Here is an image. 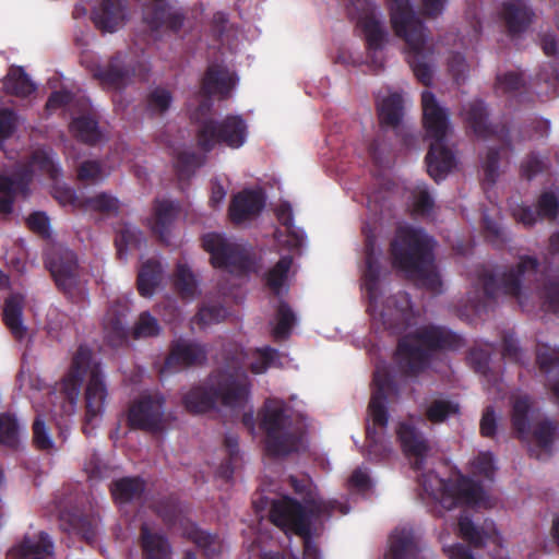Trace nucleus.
I'll list each match as a JSON object with an SVG mask.
<instances>
[{
    "instance_id": "bb28decb",
    "label": "nucleus",
    "mask_w": 559,
    "mask_h": 559,
    "mask_svg": "<svg viewBox=\"0 0 559 559\" xmlns=\"http://www.w3.org/2000/svg\"><path fill=\"white\" fill-rule=\"evenodd\" d=\"M130 309L126 301H114L104 318V329L112 342L122 343L129 336L127 317Z\"/></svg>"
},
{
    "instance_id": "7ed1b4c3",
    "label": "nucleus",
    "mask_w": 559,
    "mask_h": 559,
    "mask_svg": "<svg viewBox=\"0 0 559 559\" xmlns=\"http://www.w3.org/2000/svg\"><path fill=\"white\" fill-rule=\"evenodd\" d=\"M392 264L427 290L441 293L442 282L433 270V240L423 229L402 227L390 246Z\"/></svg>"
},
{
    "instance_id": "4be33fe9",
    "label": "nucleus",
    "mask_w": 559,
    "mask_h": 559,
    "mask_svg": "<svg viewBox=\"0 0 559 559\" xmlns=\"http://www.w3.org/2000/svg\"><path fill=\"white\" fill-rule=\"evenodd\" d=\"M264 197L261 192L254 190H243L234 195L228 215L234 224H241L257 215L264 207Z\"/></svg>"
},
{
    "instance_id": "cd10ccee",
    "label": "nucleus",
    "mask_w": 559,
    "mask_h": 559,
    "mask_svg": "<svg viewBox=\"0 0 559 559\" xmlns=\"http://www.w3.org/2000/svg\"><path fill=\"white\" fill-rule=\"evenodd\" d=\"M24 297L20 294L10 295L3 305L2 320L13 338L22 342L27 334L23 323Z\"/></svg>"
},
{
    "instance_id": "423d86ee",
    "label": "nucleus",
    "mask_w": 559,
    "mask_h": 559,
    "mask_svg": "<svg viewBox=\"0 0 559 559\" xmlns=\"http://www.w3.org/2000/svg\"><path fill=\"white\" fill-rule=\"evenodd\" d=\"M539 263L536 258L524 257L515 267L503 272L500 276L485 266L476 270V280L473 284V296L468 300L475 311L479 312L486 309L491 301L502 294L515 297L522 309L525 308L521 295L522 277L526 272L536 273Z\"/></svg>"
},
{
    "instance_id": "c756f323",
    "label": "nucleus",
    "mask_w": 559,
    "mask_h": 559,
    "mask_svg": "<svg viewBox=\"0 0 559 559\" xmlns=\"http://www.w3.org/2000/svg\"><path fill=\"white\" fill-rule=\"evenodd\" d=\"M384 559H423L411 530H395L390 536V549Z\"/></svg>"
},
{
    "instance_id": "39448f33",
    "label": "nucleus",
    "mask_w": 559,
    "mask_h": 559,
    "mask_svg": "<svg viewBox=\"0 0 559 559\" xmlns=\"http://www.w3.org/2000/svg\"><path fill=\"white\" fill-rule=\"evenodd\" d=\"M390 21L395 35L407 46L406 60L416 79L425 86L432 82L429 53L426 50L427 27L407 5L409 2H390Z\"/></svg>"
},
{
    "instance_id": "774afa93",
    "label": "nucleus",
    "mask_w": 559,
    "mask_h": 559,
    "mask_svg": "<svg viewBox=\"0 0 559 559\" xmlns=\"http://www.w3.org/2000/svg\"><path fill=\"white\" fill-rule=\"evenodd\" d=\"M536 207L539 217L556 219L559 214V197L550 191L543 192Z\"/></svg>"
},
{
    "instance_id": "58836bf2",
    "label": "nucleus",
    "mask_w": 559,
    "mask_h": 559,
    "mask_svg": "<svg viewBox=\"0 0 559 559\" xmlns=\"http://www.w3.org/2000/svg\"><path fill=\"white\" fill-rule=\"evenodd\" d=\"M3 88L9 95L26 98L36 91V84L22 67L11 66L3 79Z\"/></svg>"
},
{
    "instance_id": "4c0bfd02",
    "label": "nucleus",
    "mask_w": 559,
    "mask_h": 559,
    "mask_svg": "<svg viewBox=\"0 0 559 559\" xmlns=\"http://www.w3.org/2000/svg\"><path fill=\"white\" fill-rule=\"evenodd\" d=\"M69 129L79 141L88 145H96L103 138L98 120L92 114H84L73 118Z\"/></svg>"
},
{
    "instance_id": "3c124183",
    "label": "nucleus",
    "mask_w": 559,
    "mask_h": 559,
    "mask_svg": "<svg viewBox=\"0 0 559 559\" xmlns=\"http://www.w3.org/2000/svg\"><path fill=\"white\" fill-rule=\"evenodd\" d=\"M21 426L16 416L10 412L0 413V443L16 449L20 443Z\"/></svg>"
},
{
    "instance_id": "6e6552de",
    "label": "nucleus",
    "mask_w": 559,
    "mask_h": 559,
    "mask_svg": "<svg viewBox=\"0 0 559 559\" xmlns=\"http://www.w3.org/2000/svg\"><path fill=\"white\" fill-rule=\"evenodd\" d=\"M338 510L342 514L348 512V507L336 500L307 499L306 507L296 499L285 496L272 500L270 521L285 532L307 534L312 518L331 516Z\"/></svg>"
},
{
    "instance_id": "052dcab7",
    "label": "nucleus",
    "mask_w": 559,
    "mask_h": 559,
    "mask_svg": "<svg viewBox=\"0 0 559 559\" xmlns=\"http://www.w3.org/2000/svg\"><path fill=\"white\" fill-rule=\"evenodd\" d=\"M539 298L545 312L559 316V278L547 280L539 292Z\"/></svg>"
},
{
    "instance_id": "e433bc0d",
    "label": "nucleus",
    "mask_w": 559,
    "mask_h": 559,
    "mask_svg": "<svg viewBox=\"0 0 559 559\" xmlns=\"http://www.w3.org/2000/svg\"><path fill=\"white\" fill-rule=\"evenodd\" d=\"M499 140L502 142L501 147H490L483 163L484 180L489 185L496 183L499 177V162L501 151H513L510 131L506 126H502L500 129Z\"/></svg>"
},
{
    "instance_id": "20e7f679",
    "label": "nucleus",
    "mask_w": 559,
    "mask_h": 559,
    "mask_svg": "<svg viewBox=\"0 0 559 559\" xmlns=\"http://www.w3.org/2000/svg\"><path fill=\"white\" fill-rule=\"evenodd\" d=\"M421 107L424 128L427 136L433 140L426 155L427 171L439 182L456 164L453 151L443 143L450 127L449 112L439 105L430 91L421 93Z\"/></svg>"
},
{
    "instance_id": "0e129e2a",
    "label": "nucleus",
    "mask_w": 559,
    "mask_h": 559,
    "mask_svg": "<svg viewBox=\"0 0 559 559\" xmlns=\"http://www.w3.org/2000/svg\"><path fill=\"white\" fill-rule=\"evenodd\" d=\"M557 428V423L548 418L534 425L532 433L540 449L549 450L551 448Z\"/></svg>"
},
{
    "instance_id": "412c9836",
    "label": "nucleus",
    "mask_w": 559,
    "mask_h": 559,
    "mask_svg": "<svg viewBox=\"0 0 559 559\" xmlns=\"http://www.w3.org/2000/svg\"><path fill=\"white\" fill-rule=\"evenodd\" d=\"M53 555V543L46 532L26 535L7 552V559H48Z\"/></svg>"
},
{
    "instance_id": "f257e3e1",
    "label": "nucleus",
    "mask_w": 559,
    "mask_h": 559,
    "mask_svg": "<svg viewBox=\"0 0 559 559\" xmlns=\"http://www.w3.org/2000/svg\"><path fill=\"white\" fill-rule=\"evenodd\" d=\"M245 367L243 349L237 345L226 347L222 367L213 370L203 385L194 386L183 395L185 408L192 414H202L215 408L217 402L230 408L242 407L250 391Z\"/></svg>"
},
{
    "instance_id": "8fccbe9b",
    "label": "nucleus",
    "mask_w": 559,
    "mask_h": 559,
    "mask_svg": "<svg viewBox=\"0 0 559 559\" xmlns=\"http://www.w3.org/2000/svg\"><path fill=\"white\" fill-rule=\"evenodd\" d=\"M144 241L143 233L138 227L126 224L115 238L118 257L121 259L126 255L128 249H140Z\"/></svg>"
},
{
    "instance_id": "7c9ffc66",
    "label": "nucleus",
    "mask_w": 559,
    "mask_h": 559,
    "mask_svg": "<svg viewBox=\"0 0 559 559\" xmlns=\"http://www.w3.org/2000/svg\"><path fill=\"white\" fill-rule=\"evenodd\" d=\"M503 4L502 19L509 35L515 36L525 32L535 15L526 2H503Z\"/></svg>"
},
{
    "instance_id": "2f4dec72",
    "label": "nucleus",
    "mask_w": 559,
    "mask_h": 559,
    "mask_svg": "<svg viewBox=\"0 0 559 559\" xmlns=\"http://www.w3.org/2000/svg\"><path fill=\"white\" fill-rule=\"evenodd\" d=\"M465 121L473 130V132L483 139H488L495 134H500L498 131L488 122V110L486 104L480 99L471 102L463 110Z\"/></svg>"
},
{
    "instance_id": "2eb2a0df",
    "label": "nucleus",
    "mask_w": 559,
    "mask_h": 559,
    "mask_svg": "<svg viewBox=\"0 0 559 559\" xmlns=\"http://www.w3.org/2000/svg\"><path fill=\"white\" fill-rule=\"evenodd\" d=\"M207 356L209 347L206 344L178 337L169 344L160 373L204 366L207 362Z\"/></svg>"
},
{
    "instance_id": "49530a36",
    "label": "nucleus",
    "mask_w": 559,
    "mask_h": 559,
    "mask_svg": "<svg viewBox=\"0 0 559 559\" xmlns=\"http://www.w3.org/2000/svg\"><path fill=\"white\" fill-rule=\"evenodd\" d=\"M559 73L557 67L552 62L545 63L540 67L538 73L530 85L537 95H549L556 92Z\"/></svg>"
},
{
    "instance_id": "603ef678",
    "label": "nucleus",
    "mask_w": 559,
    "mask_h": 559,
    "mask_svg": "<svg viewBox=\"0 0 559 559\" xmlns=\"http://www.w3.org/2000/svg\"><path fill=\"white\" fill-rule=\"evenodd\" d=\"M381 266L377 259H365V270L362 272L364 288L367 293L370 304L377 302L379 296V281Z\"/></svg>"
},
{
    "instance_id": "dca6fc26",
    "label": "nucleus",
    "mask_w": 559,
    "mask_h": 559,
    "mask_svg": "<svg viewBox=\"0 0 559 559\" xmlns=\"http://www.w3.org/2000/svg\"><path fill=\"white\" fill-rule=\"evenodd\" d=\"M372 394L368 405L371 429H385L389 421L388 400L399 395L397 385L385 368H377L372 379Z\"/></svg>"
},
{
    "instance_id": "13d9d810",
    "label": "nucleus",
    "mask_w": 559,
    "mask_h": 559,
    "mask_svg": "<svg viewBox=\"0 0 559 559\" xmlns=\"http://www.w3.org/2000/svg\"><path fill=\"white\" fill-rule=\"evenodd\" d=\"M254 360L251 361L249 369L254 374L265 372L270 367L276 366L280 360V353L276 348L264 346L254 349Z\"/></svg>"
},
{
    "instance_id": "e2e57ef3",
    "label": "nucleus",
    "mask_w": 559,
    "mask_h": 559,
    "mask_svg": "<svg viewBox=\"0 0 559 559\" xmlns=\"http://www.w3.org/2000/svg\"><path fill=\"white\" fill-rule=\"evenodd\" d=\"M119 209V201L112 195L100 192L95 197L84 198L83 197V211H94L99 213H112L117 212Z\"/></svg>"
},
{
    "instance_id": "b1692460",
    "label": "nucleus",
    "mask_w": 559,
    "mask_h": 559,
    "mask_svg": "<svg viewBox=\"0 0 559 559\" xmlns=\"http://www.w3.org/2000/svg\"><path fill=\"white\" fill-rule=\"evenodd\" d=\"M235 85L233 74L221 64H210L201 82V92L204 96L218 95L221 98L228 97Z\"/></svg>"
},
{
    "instance_id": "a19ab883",
    "label": "nucleus",
    "mask_w": 559,
    "mask_h": 559,
    "mask_svg": "<svg viewBox=\"0 0 559 559\" xmlns=\"http://www.w3.org/2000/svg\"><path fill=\"white\" fill-rule=\"evenodd\" d=\"M377 112L381 129H396L403 118V99L397 93L390 94L377 105Z\"/></svg>"
},
{
    "instance_id": "0eeeda50",
    "label": "nucleus",
    "mask_w": 559,
    "mask_h": 559,
    "mask_svg": "<svg viewBox=\"0 0 559 559\" xmlns=\"http://www.w3.org/2000/svg\"><path fill=\"white\" fill-rule=\"evenodd\" d=\"M259 417L260 429L265 435V451L270 456L284 457L299 451L302 430L294 423L284 401L267 399Z\"/></svg>"
},
{
    "instance_id": "c03bdc74",
    "label": "nucleus",
    "mask_w": 559,
    "mask_h": 559,
    "mask_svg": "<svg viewBox=\"0 0 559 559\" xmlns=\"http://www.w3.org/2000/svg\"><path fill=\"white\" fill-rule=\"evenodd\" d=\"M457 528L459 536L474 548L484 547L490 537V532L484 526H477L465 512L459 518Z\"/></svg>"
},
{
    "instance_id": "09e8293b",
    "label": "nucleus",
    "mask_w": 559,
    "mask_h": 559,
    "mask_svg": "<svg viewBox=\"0 0 559 559\" xmlns=\"http://www.w3.org/2000/svg\"><path fill=\"white\" fill-rule=\"evenodd\" d=\"M459 413L460 405L456 402L447 399H436L426 407L425 416L432 424H441Z\"/></svg>"
},
{
    "instance_id": "9b49d317",
    "label": "nucleus",
    "mask_w": 559,
    "mask_h": 559,
    "mask_svg": "<svg viewBox=\"0 0 559 559\" xmlns=\"http://www.w3.org/2000/svg\"><path fill=\"white\" fill-rule=\"evenodd\" d=\"M345 10L349 20L362 33L372 64L377 70H382L383 61L377 53L382 50L389 37L383 13L374 2H348Z\"/></svg>"
},
{
    "instance_id": "a878e982",
    "label": "nucleus",
    "mask_w": 559,
    "mask_h": 559,
    "mask_svg": "<svg viewBox=\"0 0 559 559\" xmlns=\"http://www.w3.org/2000/svg\"><path fill=\"white\" fill-rule=\"evenodd\" d=\"M139 542L143 559H171L173 548L167 536L153 532L145 523L140 527Z\"/></svg>"
},
{
    "instance_id": "c9c22d12",
    "label": "nucleus",
    "mask_w": 559,
    "mask_h": 559,
    "mask_svg": "<svg viewBox=\"0 0 559 559\" xmlns=\"http://www.w3.org/2000/svg\"><path fill=\"white\" fill-rule=\"evenodd\" d=\"M173 100L174 96L168 87L152 86L142 100L143 110L151 118L160 117L170 109Z\"/></svg>"
},
{
    "instance_id": "338daca9",
    "label": "nucleus",
    "mask_w": 559,
    "mask_h": 559,
    "mask_svg": "<svg viewBox=\"0 0 559 559\" xmlns=\"http://www.w3.org/2000/svg\"><path fill=\"white\" fill-rule=\"evenodd\" d=\"M160 333V326L156 318L148 311L140 314L133 330L132 335L134 338L154 337Z\"/></svg>"
},
{
    "instance_id": "1a4fd4ad",
    "label": "nucleus",
    "mask_w": 559,
    "mask_h": 559,
    "mask_svg": "<svg viewBox=\"0 0 559 559\" xmlns=\"http://www.w3.org/2000/svg\"><path fill=\"white\" fill-rule=\"evenodd\" d=\"M211 107V102L204 100L192 116L197 123L195 140L198 147L204 153L212 152L217 145H225L229 148L241 147L248 136L246 120L239 115H227L222 120L212 117H199L210 112Z\"/></svg>"
},
{
    "instance_id": "4468645a",
    "label": "nucleus",
    "mask_w": 559,
    "mask_h": 559,
    "mask_svg": "<svg viewBox=\"0 0 559 559\" xmlns=\"http://www.w3.org/2000/svg\"><path fill=\"white\" fill-rule=\"evenodd\" d=\"M202 246L211 254V263L214 267L237 274H246L252 269L253 261L246 249L219 234L204 235Z\"/></svg>"
},
{
    "instance_id": "9d476101",
    "label": "nucleus",
    "mask_w": 559,
    "mask_h": 559,
    "mask_svg": "<svg viewBox=\"0 0 559 559\" xmlns=\"http://www.w3.org/2000/svg\"><path fill=\"white\" fill-rule=\"evenodd\" d=\"M420 484L445 510L488 504V497L481 484L461 473L449 479L439 477L435 472L424 473L420 476Z\"/></svg>"
},
{
    "instance_id": "c85d7f7f",
    "label": "nucleus",
    "mask_w": 559,
    "mask_h": 559,
    "mask_svg": "<svg viewBox=\"0 0 559 559\" xmlns=\"http://www.w3.org/2000/svg\"><path fill=\"white\" fill-rule=\"evenodd\" d=\"M29 179L26 176H7L0 174V214L8 216L13 212L16 195L28 193Z\"/></svg>"
},
{
    "instance_id": "864d4df0",
    "label": "nucleus",
    "mask_w": 559,
    "mask_h": 559,
    "mask_svg": "<svg viewBox=\"0 0 559 559\" xmlns=\"http://www.w3.org/2000/svg\"><path fill=\"white\" fill-rule=\"evenodd\" d=\"M174 286L182 298H193L197 295V280L188 265H177Z\"/></svg>"
},
{
    "instance_id": "5fc2aeb1",
    "label": "nucleus",
    "mask_w": 559,
    "mask_h": 559,
    "mask_svg": "<svg viewBox=\"0 0 559 559\" xmlns=\"http://www.w3.org/2000/svg\"><path fill=\"white\" fill-rule=\"evenodd\" d=\"M224 445L226 448L228 457L221 464L217 473L218 476L225 480H230L233 478L235 467L240 460L238 437L235 435L225 436Z\"/></svg>"
},
{
    "instance_id": "393cba45",
    "label": "nucleus",
    "mask_w": 559,
    "mask_h": 559,
    "mask_svg": "<svg viewBox=\"0 0 559 559\" xmlns=\"http://www.w3.org/2000/svg\"><path fill=\"white\" fill-rule=\"evenodd\" d=\"M536 362L546 376V386L556 403L559 404V349L548 345H538Z\"/></svg>"
},
{
    "instance_id": "6e6d98bb",
    "label": "nucleus",
    "mask_w": 559,
    "mask_h": 559,
    "mask_svg": "<svg viewBox=\"0 0 559 559\" xmlns=\"http://www.w3.org/2000/svg\"><path fill=\"white\" fill-rule=\"evenodd\" d=\"M202 156L191 151L179 152L175 160V170L180 180L190 178L197 168L202 166Z\"/></svg>"
},
{
    "instance_id": "a18cd8bd",
    "label": "nucleus",
    "mask_w": 559,
    "mask_h": 559,
    "mask_svg": "<svg viewBox=\"0 0 559 559\" xmlns=\"http://www.w3.org/2000/svg\"><path fill=\"white\" fill-rule=\"evenodd\" d=\"M293 257L287 254L280 258L273 267L264 276L266 287L276 296H280L288 278L293 265Z\"/></svg>"
},
{
    "instance_id": "f03ea898",
    "label": "nucleus",
    "mask_w": 559,
    "mask_h": 559,
    "mask_svg": "<svg viewBox=\"0 0 559 559\" xmlns=\"http://www.w3.org/2000/svg\"><path fill=\"white\" fill-rule=\"evenodd\" d=\"M463 338L445 326L427 324L399 338L394 359L406 377H418L429 368L433 355L440 350H456Z\"/></svg>"
},
{
    "instance_id": "69168bd1",
    "label": "nucleus",
    "mask_w": 559,
    "mask_h": 559,
    "mask_svg": "<svg viewBox=\"0 0 559 559\" xmlns=\"http://www.w3.org/2000/svg\"><path fill=\"white\" fill-rule=\"evenodd\" d=\"M481 230L486 241L493 247L502 248L507 243L503 228L487 214H484L481 217Z\"/></svg>"
},
{
    "instance_id": "4d7b16f0",
    "label": "nucleus",
    "mask_w": 559,
    "mask_h": 559,
    "mask_svg": "<svg viewBox=\"0 0 559 559\" xmlns=\"http://www.w3.org/2000/svg\"><path fill=\"white\" fill-rule=\"evenodd\" d=\"M277 221L286 228L287 235L292 237L294 246H300L304 241V231L296 228L294 224L293 209L288 202H283L275 211Z\"/></svg>"
},
{
    "instance_id": "aec40b11",
    "label": "nucleus",
    "mask_w": 559,
    "mask_h": 559,
    "mask_svg": "<svg viewBox=\"0 0 559 559\" xmlns=\"http://www.w3.org/2000/svg\"><path fill=\"white\" fill-rule=\"evenodd\" d=\"M107 385L98 364H94L85 389V421L92 424L102 416L107 399Z\"/></svg>"
},
{
    "instance_id": "680f3d73",
    "label": "nucleus",
    "mask_w": 559,
    "mask_h": 559,
    "mask_svg": "<svg viewBox=\"0 0 559 559\" xmlns=\"http://www.w3.org/2000/svg\"><path fill=\"white\" fill-rule=\"evenodd\" d=\"M549 169V159L547 156H540L536 152H531L521 163V176L527 180H532L537 175L546 173Z\"/></svg>"
},
{
    "instance_id": "bf43d9fd",
    "label": "nucleus",
    "mask_w": 559,
    "mask_h": 559,
    "mask_svg": "<svg viewBox=\"0 0 559 559\" xmlns=\"http://www.w3.org/2000/svg\"><path fill=\"white\" fill-rule=\"evenodd\" d=\"M367 439V452L370 460L380 462L388 459L392 452L389 444L382 441L381 435L374 429L370 428V425L366 428Z\"/></svg>"
},
{
    "instance_id": "5701e85b",
    "label": "nucleus",
    "mask_w": 559,
    "mask_h": 559,
    "mask_svg": "<svg viewBox=\"0 0 559 559\" xmlns=\"http://www.w3.org/2000/svg\"><path fill=\"white\" fill-rule=\"evenodd\" d=\"M127 9L122 2H98L93 8L91 20L104 33H114L124 24Z\"/></svg>"
},
{
    "instance_id": "ddd939ff",
    "label": "nucleus",
    "mask_w": 559,
    "mask_h": 559,
    "mask_svg": "<svg viewBox=\"0 0 559 559\" xmlns=\"http://www.w3.org/2000/svg\"><path fill=\"white\" fill-rule=\"evenodd\" d=\"M45 266L63 295L69 298L82 295L86 280L74 251L63 247L55 248L45 258Z\"/></svg>"
},
{
    "instance_id": "f3484780",
    "label": "nucleus",
    "mask_w": 559,
    "mask_h": 559,
    "mask_svg": "<svg viewBox=\"0 0 559 559\" xmlns=\"http://www.w3.org/2000/svg\"><path fill=\"white\" fill-rule=\"evenodd\" d=\"M396 436L404 454L407 457L413 459V469H424L426 459L431 451L429 440L421 431L409 423H401L397 427Z\"/></svg>"
},
{
    "instance_id": "de8ad7c7",
    "label": "nucleus",
    "mask_w": 559,
    "mask_h": 559,
    "mask_svg": "<svg viewBox=\"0 0 559 559\" xmlns=\"http://www.w3.org/2000/svg\"><path fill=\"white\" fill-rule=\"evenodd\" d=\"M276 324L272 330L275 340H286L289 337L296 323V314L285 300H280L276 308Z\"/></svg>"
},
{
    "instance_id": "72a5a7b5",
    "label": "nucleus",
    "mask_w": 559,
    "mask_h": 559,
    "mask_svg": "<svg viewBox=\"0 0 559 559\" xmlns=\"http://www.w3.org/2000/svg\"><path fill=\"white\" fill-rule=\"evenodd\" d=\"M532 399L524 394L512 399L511 423L520 439H526L535 419Z\"/></svg>"
},
{
    "instance_id": "a211bd4d",
    "label": "nucleus",
    "mask_w": 559,
    "mask_h": 559,
    "mask_svg": "<svg viewBox=\"0 0 559 559\" xmlns=\"http://www.w3.org/2000/svg\"><path fill=\"white\" fill-rule=\"evenodd\" d=\"M127 59V53L116 52L106 64L96 66L93 76L104 86L111 88L126 87L134 74V69Z\"/></svg>"
},
{
    "instance_id": "6ab92c4d",
    "label": "nucleus",
    "mask_w": 559,
    "mask_h": 559,
    "mask_svg": "<svg viewBox=\"0 0 559 559\" xmlns=\"http://www.w3.org/2000/svg\"><path fill=\"white\" fill-rule=\"evenodd\" d=\"M143 22L152 29H169L179 32L185 22V15L179 11H173L168 2H145L143 5Z\"/></svg>"
},
{
    "instance_id": "79ce46f5",
    "label": "nucleus",
    "mask_w": 559,
    "mask_h": 559,
    "mask_svg": "<svg viewBox=\"0 0 559 559\" xmlns=\"http://www.w3.org/2000/svg\"><path fill=\"white\" fill-rule=\"evenodd\" d=\"M183 536L203 549L204 556L207 559H215L221 554L222 543L218 536L199 528L193 523L185 527Z\"/></svg>"
},
{
    "instance_id": "ea45409f",
    "label": "nucleus",
    "mask_w": 559,
    "mask_h": 559,
    "mask_svg": "<svg viewBox=\"0 0 559 559\" xmlns=\"http://www.w3.org/2000/svg\"><path fill=\"white\" fill-rule=\"evenodd\" d=\"M163 278V267L159 261L148 259L142 263L136 277L138 292L142 297H151Z\"/></svg>"
},
{
    "instance_id": "37998d69",
    "label": "nucleus",
    "mask_w": 559,
    "mask_h": 559,
    "mask_svg": "<svg viewBox=\"0 0 559 559\" xmlns=\"http://www.w3.org/2000/svg\"><path fill=\"white\" fill-rule=\"evenodd\" d=\"M151 509L168 528L182 522V509L179 499L174 495L155 500Z\"/></svg>"
},
{
    "instance_id": "473e14b6",
    "label": "nucleus",
    "mask_w": 559,
    "mask_h": 559,
    "mask_svg": "<svg viewBox=\"0 0 559 559\" xmlns=\"http://www.w3.org/2000/svg\"><path fill=\"white\" fill-rule=\"evenodd\" d=\"M146 484L139 476H126L110 484V493L117 504H127L140 500L145 491Z\"/></svg>"
},
{
    "instance_id": "f8f14e48",
    "label": "nucleus",
    "mask_w": 559,
    "mask_h": 559,
    "mask_svg": "<svg viewBox=\"0 0 559 559\" xmlns=\"http://www.w3.org/2000/svg\"><path fill=\"white\" fill-rule=\"evenodd\" d=\"M166 399L159 393H143L133 400L127 412V424L132 430L153 435L165 432L173 419L165 412Z\"/></svg>"
},
{
    "instance_id": "f704fd0d",
    "label": "nucleus",
    "mask_w": 559,
    "mask_h": 559,
    "mask_svg": "<svg viewBox=\"0 0 559 559\" xmlns=\"http://www.w3.org/2000/svg\"><path fill=\"white\" fill-rule=\"evenodd\" d=\"M176 216V206L173 201H156L152 231L162 243L169 242L170 226Z\"/></svg>"
}]
</instances>
